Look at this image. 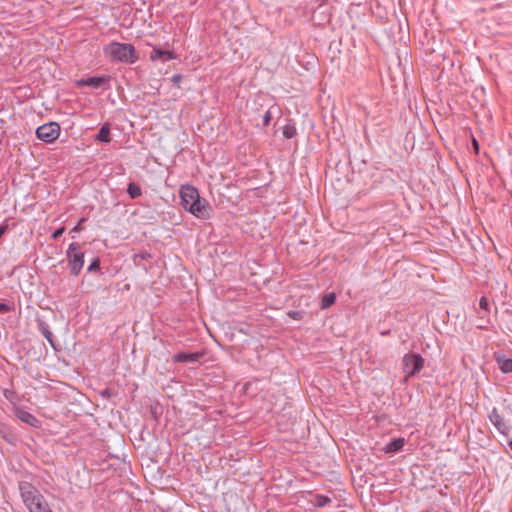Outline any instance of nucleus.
I'll return each instance as SVG.
<instances>
[{"mask_svg": "<svg viewBox=\"0 0 512 512\" xmlns=\"http://www.w3.org/2000/svg\"><path fill=\"white\" fill-rule=\"evenodd\" d=\"M8 229V226L6 224H2L0 226V238L2 237V235L7 231Z\"/></svg>", "mask_w": 512, "mask_h": 512, "instance_id": "28", "label": "nucleus"}, {"mask_svg": "<svg viewBox=\"0 0 512 512\" xmlns=\"http://www.w3.org/2000/svg\"><path fill=\"white\" fill-rule=\"evenodd\" d=\"M283 136L286 139H291L297 134L295 122L293 120H287V123L281 128Z\"/></svg>", "mask_w": 512, "mask_h": 512, "instance_id": "14", "label": "nucleus"}, {"mask_svg": "<svg viewBox=\"0 0 512 512\" xmlns=\"http://www.w3.org/2000/svg\"><path fill=\"white\" fill-rule=\"evenodd\" d=\"M488 418L500 434L505 435V436L509 435V432H510L509 427L505 423L502 415H500V413L498 412L497 408H493L491 410V412L488 415Z\"/></svg>", "mask_w": 512, "mask_h": 512, "instance_id": "7", "label": "nucleus"}, {"mask_svg": "<svg viewBox=\"0 0 512 512\" xmlns=\"http://www.w3.org/2000/svg\"><path fill=\"white\" fill-rule=\"evenodd\" d=\"M104 53L112 61H127L128 44L111 42L104 47Z\"/></svg>", "mask_w": 512, "mask_h": 512, "instance_id": "6", "label": "nucleus"}, {"mask_svg": "<svg viewBox=\"0 0 512 512\" xmlns=\"http://www.w3.org/2000/svg\"><path fill=\"white\" fill-rule=\"evenodd\" d=\"M496 361L502 373L507 374L512 372V358L501 355L496 356Z\"/></svg>", "mask_w": 512, "mask_h": 512, "instance_id": "13", "label": "nucleus"}, {"mask_svg": "<svg viewBox=\"0 0 512 512\" xmlns=\"http://www.w3.org/2000/svg\"><path fill=\"white\" fill-rule=\"evenodd\" d=\"M321 4H324L327 0H320Z\"/></svg>", "mask_w": 512, "mask_h": 512, "instance_id": "33", "label": "nucleus"}, {"mask_svg": "<svg viewBox=\"0 0 512 512\" xmlns=\"http://www.w3.org/2000/svg\"><path fill=\"white\" fill-rule=\"evenodd\" d=\"M109 135H110V128H109V125H108V124H104V125L100 128V130H99V132H98V134H97V136H96V139H97L98 141H100V142H105V143H106V142H109V141H110Z\"/></svg>", "mask_w": 512, "mask_h": 512, "instance_id": "17", "label": "nucleus"}, {"mask_svg": "<svg viewBox=\"0 0 512 512\" xmlns=\"http://www.w3.org/2000/svg\"><path fill=\"white\" fill-rule=\"evenodd\" d=\"M288 315H289L290 317H292L293 319H299V317H300V312H298V311H290V312L288 313Z\"/></svg>", "mask_w": 512, "mask_h": 512, "instance_id": "26", "label": "nucleus"}, {"mask_svg": "<svg viewBox=\"0 0 512 512\" xmlns=\"http://www.w3.org/2000/svg\"><path fill=\"white\" fill-rule=\"evenodd\" d=\"M405 445V439L400 437V438H395L393 440H391L390 442H388L384 448H383V451L387 454H392V453H396L398 451H400Z\"/></svg>", "mask_w": 512, "mask_h": 512, "instance_id": "12", "label": "nucleus"}, {"mask_svg": "<svg viewBox=\"0 0 512 512\" xmlns=\"http://www.w3.org/2000/svg\"><path fill=\"white\" fill-rule=\"evenodd\" d=\"M473 145H474L476 151H478V142L476 141V139H473Z\"/></svg>", "mask_w": 512, "mask_h": 512, "instance_id": "31", "label": "nucleus"}, {"mask_svg": "<svg viewBox=\"0 0 512 512\" xmlns=\"http://www.w3.org/2000/svg\"><path fill=\"white\" fill-rule=\"evenodd\" d=\"M336 301V294L335 293H328L325 294L321 299V309H327L331 305H333Z\"/></svg>", "mask_w": 512, "mask_h": 512, "instance_id": "18", "label": "nucleus"}, {"mask_svg": "<svg viewBox=\"0 0 512 512\" xmlns=\"http://www.w3.org/2000/svg\"><path fill=\"white\" fill-rule=\"evenodd\" d=\"M479 310H482L483 312H489V302L488 299L484 296H482L479 300Z\"/></svg>", "mask_w": 512, "mask_h": 512, "instance_id": "21", "label": "nucleus"}, {"mask_svg": "<svg viewBox=\"0 0 512 512\" xmlns=\"http://www.w3.org/2000/svg\"><path fill=\"white\" fill-rule=\"evenodd\" d=\"M479 320H483L485 324H477L476 327L480 330H487L488 326L490 324V317L489 312H483L482 310H479L477 312Z\"/></svg>", "mask_w": 512, "mask_h": 512, "instance_id": "19", "label": "nucleus"}, {"mask_svg": "<svg viewBox=\"0 0 512 512\" xmlns=\"http://www.w3.org/2000/svg\"><path fill=\"white\" fill-rule=\"evenodd\" d=\"M140 195H141L140 187L137 184L130 182V198H136Z\"/></svg>", "mask_w": 512, "mask_h": 512, "instance_id": "20", "label": "nucleus"}, {"mask_svg": "<svg viewBox=\"0 0 512 512\" xmlns=\"http://www.w3.org/2000/svg\"><path fill=\"white\" fill-rule=\"evenodd\" d=\"M42 334L50 343H52V333L48 329H42Z\"/></svg>", "mask_w": 512, "mask_h": 512, "instance_id": "25", "label": "nucleus"}, {"mask_svg": "<svg viewBox=\"0 0 512 512\" xmlns=\"http://www.w3.org/2000/svg\"><path fill=\"white\" fill-rule=\"evenodd\" d=\"M65 231V228L64 227H60L58 228L57 230H55L52 234V239L56 240L58 239Z\"/></svg>", "mask_w": 512, "mask_h": 512, "instance_id": "24", "label": "nucleus"}, {"mask_svg": "<svg viewBox=\"0 0 512 512\" xmlns=\"http://www.w3.org/2000/svg\"><path fill=\"white\" fill-rule=\"evenodd\" d=\"M60 125L57 122H49L36 129V136L45 143H53L60 135Z\"/></svg>", "mask_w": 512, "mask_h": 512, "instance_id": "5", "label": "nucleus"}, {"mask_svg": "<svg viewBox=\"0 0 512 512\" xmlns=\"http://www.w3.org/2000/svg\"><path fill=\"white\" fill-rule=\"evenodd\" d=\"M509 447L512 449V440L509 442Z\"/></svg>", "mask_w": 512, "mask_h": 512, "instance_id": "32", "label": "nucleus"}, {"mask_svg": "<svg viewBox=\"0 0 512 512\" xmlns=\"http://www.w3.org/2000/svg\"><path fill=\"white\" fill-rule=\"evenodd\" d=\"M19 491L23 503L30 512H53L44 496L31 483L20 482Z\"/></svg>", "mask_w": 512, "mask_h": 512, "instance_id": "2", "label": "nucleus"}, {"mask_svg": "<svg viewBox=\"0 0 512 512\" xmlns=\"http://www.w3.org/2000/svg\"><path fill=\"white\" fill-rule=\"evenodd\" d=\"M66 257L71 274L78 276L84 265V252L81 250L80 244L71 243L66 251Z\"/></svg>", "mask_w": 512, "mask_h": 512, "instance_id": "3", "label": "nucleus"}, {"mask_svg": "<svg viewBox=\"0 0 512 512\" xmlns=\"http://www.w3.org/2000/svg\"><path fill=\"white\" fill-rule=\"evenodd\" d=\"M180 199L183 208L197 218H207L209 216V202L200 197L196 187L190 184L183 185L180 188Z\"/></svg>", "mask_w": 512, "mask_h": 512, "instance_id": "1", "label": "nucleus"}, {"mask_svg": "<svg viewBox=\"0 0 512 512\" xmlns=\"http://www.w3.org/2000/svg\"><path fill=\"white\" fill-rule=\"evenodd\" d=\"M85 218H81L78 224L71 230L73 233H78L83 230L82 224L85 222Z\"/></svg>", "mask_w": 512, "mask_h": 512, "instance_id": "23", "label": "nucleus"}, {"mask_svg": "<svg viewBox=\"0 0 512 512\" xmlns=\"http://www.w3.org/2000/svg\"><path fill=\"white\" fill-rule=\"evenodd\" d=\"M203 356L201 352L186 353L181 352L173 355L172 360L176 363H194Z\"/></svg>", "mask_w": 512, "mask_h": 512, "instance_id": "10", "label": "nucleus"}, {"mask_svg": "<svg viewBox=\"0 0 512 512\" xmlns=\"http://www.w3.org/2000/svg\"><path fill=\"white\" fill-rule=\"evenodd\" d=\"M425 364V359L420 354L407 353L402 358V369L406 373V378H410L419 373Z\"/></svg>", "mask_w": 512, "mask_h": 512, "instance_id": "4", "label": "nucleus"}, {"mask_svg": "<svg viewBox=\"0 0 512 512\" xmlns=\"http://www.w3.org/2000/svg\"><path fill=\"white\" fill-rule=\"evenodd\" d=\"M150 59L152 61L161 60L163 62H167L173 59H176V54L171 50H163L161 48H153L150 52Z\"/></svg>", "mask_w": 512, "mask_h": 512, "instance_id": "9", "label": "nucleus"}, {"mask_svg": "<svg viewBox=\"0 0 512 512\" xmlns=\"http://www.w3.org/2000/svg\"><path fill=\"white\" fill-rule=\"evenodd\" d=\"M172 80H173V82L178 83L181 80V76L180 75H174L172 77Z\"/></svg>", "mask_w": 512, "mask_h": 512, "instance_id": "30", "label": "nucleus"}, {"mask_svg": "<svg viewBox=\"0 0 512 512\" xmlns=\"http://www.w3.org/2000/svg\"><path fill=\"white\" fill-rule=\"evenodd\" d=\"M100 269V260L95 258L88 266V272L98 271Z\"/></svg>", "mask_w": 512, "mask_h": 512, "instance_id": "22", "label": "nucleus"}, {"mask_svg": "<svg viewBox=\"0 0 512 512\" xmlns=\"http://www.w3.org/2000/svg\"><path fill=\"white\" fill-rule=\"evenodd\" d=\"M331 501V498H329L328 496L315 494L312 503L315 507L322 508L331 503Z\"/></svg>", "mask_w": 512, "mask_h": 512, "instance_id": "16", "label": "nucleus"}, {"mask_svg": "<svg viewBox=\"0 0 512 512\" xmlns=\"http://www.w3.org/2000/svg\"><path fill=\"white\" fill-rule=\"evenodd\" d=\"M14 414L20 421H22L25 424H28L31 427L37 428L40 425L39 420L24 408L16 407L14 409Z\"/></svg>", "mask_w": 512, "mask_h": 512, "instance_id": "8", "label": "nucleus"}, {"mask_svg": "<svg viewBox=\"0 0 512 512\" xmlns=\"http://www.w3.org/2000/svg\"><path fill=\"white\" fill-rule=\"evenodd\" d=\"M129 52H130V63H133L135 61L134 58H133L134 47L131 46V45H130Z\"/></svg>", "mask_w": 512, "mask_h": 512, "instance_id": "29", "label": "nucleus"}, {"mask_svg": "<svg viewBox=\"0 0 512 512\" xmlns=\"http://www.w3.org/2000/svg\"><path fill=\"white\" fill-rule=\"evenodd\" d=\"M9 306L5 303H0V313L9 311Z\"/></svg>", "mask_w": 512, "mask_h": 512, "instance_id": "27", "label": "nucleus"}, {"mask_svg": "<svg viewBox=\"0 0 512 512\" xmlns=\"http://www.w3.org/2000/svg\"><path fill=\"white\" fill-rule=\"evenodd\" d=\"M106 77H89L80 81L81 85L90 87H101L106 82Z\"/></svg>", "mask_w": 512, "mask_h": 512, "instance_id": "15", "label": "nucleus"}, {"mask_svg": "<svg viewBox=\"0 0 512 512\" xmlns=\"http://www.w3.org/2000/svg\"><path fill=\"white\" fill-rule=\"evenodd\" d=\"M281 109L277 103H273L261 116V127L270 125L271 120L275 114H280Z\"/></svg>", "mask_w": 512, "mask_h": 512, "instance_id": "11", "label": "nucleus"}]
</instances>
